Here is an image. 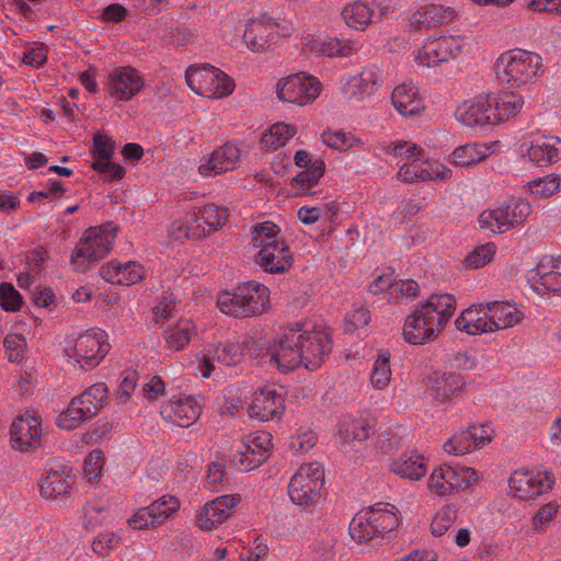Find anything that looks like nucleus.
<instances>
[{
  "instance_id": "39448f33",
  "label": "nucleus",
  "mask_w": 561,
  "mask_h": 561,
  "mask_svg": "<svg viewBox=\"0 0 561 561\" xmlns=\"http://www.w3.org/2000/svg\"><path fill=\"white\" fill-rule=\"evenodd\" d=\"M117 227L112 222L100 229H89L71 253V263L79 272L89 268V264L102 260L112 250Z\"/></svg>"
},
{
  "instance_id": "e433bc0d",
  "label": "nucleus",
  "mask_w": 561,
  "mask_h": 561,
  "mask_svg": "<svg viewBox=\"0 0 561 561\" xmlns=\"http://www.w3.org/2000/svg\"><path fill=\"white\" fill-rule=\"evenodd\" d=\"M490 149L491 148L485 144H467L459 146L450 154V161L460 167L479 163L491 154Z\"/></svg>"
},
{
  "instance_id": "dca6fc26",
  "label": "nucleus",
  "mask_w": 561,
  "mask_h": 561,
  "mask_svg": "<svg viewBox=\"0 0 561 561\" xmlns=\"http://www.w3.org/2000/svg\"><path fill=\"white\" fill-rule=\"evenodd\" d=\"M283 402L282 396L273 387L261 388L253 393L248 414L251 419L268 421L283 413Z\"/></svg>"
},
{
  "instance_id": "69168bd1",
  "label": "nucleus",
  "mask_w": 561,
  "mask_h": 561,
  "mask_svg": "<svg viewBox=\"0 0 561 561\" xmlns=\"http://www.w3.org/2000/svg\"><path fill=\"white\" fill-rule=\"evenodd\" d=\"M104 459L100 450L92 451L84 460L83 470L85 476L92 480L100 477Z\"/></svg>"
},
{
  "instance_id": "ea45409f",
  "label": "nucleus",
  "mask_w": 561,
  "mask_h": 561,
  "mask_svg": "<svg viewBox=\"0 0 561 561\" xmlns=\"http://www.w3.org/2000/svg\"><path fill=\"white\" fill-rule=\"evenodd\" d=\"M108 399V388L104 382H98L78 396L77 403H83L88 416H95Z\"/></svg>"
},
{
  "instance_id": "1a4fd4ad",
  "label": "nucleus",
  "mask_w": 561,
  "mask_h": 561,
  "mask_svg": "<svg viewBox=\"0 0 561 561\" xmlns=\"http://www.w3.org/2000/svg\"><path fill=\"white\" fill-rule=\"evenodd\" d=\"M106 337V333L102 330H89L76 340L73 354L68 353V355L75 357L82 368L91 369L99 365L110 351L111 346Z\"/></svg>"
},
{
  "instance_id": "4c0bfd02",
  "label": "nucleus",
  "mask_w": 561,
  "mask_h": 561,
  "mask_svg": "<svg viewBox=\"0 0 561 561\" xmlns=\"http://www.w3.org/2000/svg\"><path fill=\"white\" fill-rule=\"evenodd\" d=\"M270 289L256 280H248V317L261 316L270 305Z\"/></svg>"
},
{
  "instance_id": "6e6552de",
  "label": "nucleus",
  "mask_w": 561,
  "mask_h": 561,
  "mask_svg": "<svg viewBox=\"0 0 561 561\" xmlns=\"http://www.w3.org/2000/svg\"><path fill=\"white\" fill-rule=\"evenodd\" d=\"M530 204L524 199L504 202L495 209L484 210L479 216L481 228L493 233H503L526 220L530 215Z\"/></svg>"
},
{
  "instance_id": "603ef678",
  "label": "nucleus",
  "mask_w": 561,
  "mask_h": 561,
  "mask_svg": "<svg viewBox=\"0 0 561 561\" xmlns=\"http://www.w3.org/2000/svg\"><path fill=\"white\" fill-rule=\"evenodd\" d=\"M496 247L493 242H488L476 247L465 259L466 266L469 268H480L490 263L495 254Z\"/></svg>"
},
{
  "instance_id": "f03ea898",
  "label": "nucleus",
  "mask_w": 561,
  "mask_h": 561,
  "mask_svg": "<svg viewBox=\"0 0 561 561\" xmlns=\"http://www.w3.org/2000/svg\"><path fill=\"white\" fill-rule=\"evenodd\" d=\"M456 310V299L449 294H433L405 319L404 341L422 345L438 335Z\"/></svg>"
},
{
  "instance_id": "a878e982",
  "label": "nucleus",
  "mask_w": 561,
  "mask_h": 561,
  "mask_svg": "<svg viewBox=\"0 0 561 561\" xmlns=\"http://www.w3.org/2000/svg\"><path fill=\"white\" fill-rule=\"evenodd\" d=\"M392 105L404 117L419 115L424 105L413 83H402L394 88L391 94Z\"/></svg>"
},
{
  "instance_id": "79ce46f5",
  "label": "nucleus",
  "mask_w": 561,
  "mask_h": 561,
  "mask_svg": "<svg viewBox=\"0 0 561 561\" xmlns=\"http://www.w3.org/2000/svg\"><path fill=\"white\" fill-rule=\"evenodd\" d=\"M77 402L78 397L73 398L68 409L58 415L56 421L58 427L71 431L77 428L83 421L92 417L88 416L89 413H87L83 403Z\"/></svg>"
},
{
  "instance_id": "a19ab883",
  "label": "nucleus",
  "mask_w": 561,
  "mask_h": 561,
  "mask_svg": "<svg viewBox=\"0 0 561 561\" xmlns=\"http://www.w3.org/2000/svg\"><path fill=\"white\" fill-rule=\"evenodd\" d=\"M195 325L191 320H181L164 331V340L170 350H182L194 333Z\"/></svg>"
},
{
  "instance_id": "20e7f679",
  "label": "nucleus",
  "mask_w": 561,
  "mask_h": 561,
  "mask_svg": "<svg viewBox=\"0 0 561 561\" xmlns=\"http://www.w3.org/2000/svg\"><path fill=\"white\" fill-rule=\"evenodd\" d=\"M542 72V58L530 50L508 49L496 60L497 79L511 88L533 83Z\"/></svg>"
},
{
  "instance_id": "393cba45",
  "label": "nucleus",
  "mask_w": 561,
  "mask_h": 561,
  "mask_svg": "<svg viewBox=\"0 0 561 561\" xmlns=\"http://www.w3.org/2000/svg\"><path fill=\"white\" fill-rule=\"evenodd\" d=\"M456 16L455 10L451 8H444L438 4H430L417 11L411 16V27L415 31L423 28H432L445 23H449Z\"/></svg>"
},
{
  "instance_id": "13d9d810",
  "label": "nucleus",
  "mask_w": 561,
  "mask_h": 561,
  "mask_svg": "<svg viewBox=\"0 0 561 561\" xmlns=\"http://www.w3.org/2000/svg\"><path fill=\"white\" fill-rule=\"evenodd\" d=\"M248 354L253 359H267L270 363L275 362L274 348L272 350L265 337H251L248 340Z\"/></svg>"
},
{
  "instance_id": "e2e57ef3",
  "label": "nucleus",
  "mask_w": 561,
  "mask_h": 561,
  "mask_svg": "<svg viewBox=\"0 0 561 561\" xmlns=\"http://www.w3.org/2000/svg\"><path fill=\"white\" fill-rule=\"evenodd\" d=\"M428 165L423 167L419 163H408L401 167L399 171V176L408 183H412L414 181H425L428 180L430 176Z\"/></svg>"
},
{
  "instance_id": "2eb2a0df",
  "label": "nucleus",
  "mask_w": 561,
  "mask_h": 561,
  "mask_svg": "<svg viewBox=\"0 0 561 561\" xmlns=\"http://www.w3.org/2000/svg\"><path fill=\"white\" fill-rule=\"evenodd\" d=\"M10 435L13 448L27 451L41 442L43 432L37 416L26 412L11 424Z\"/></svg>"
},
{
  "instance_id": "58836bf2",
  "label": "nucleus",
  "mask_w": 561,
  "mask_h": 561,
  "mask_svg": "<svg viewBox=\"0 0 561 561\" xmlns=\"http://www.w3.org/2000/svg\"><path fill=\"white\" fill-rule=\"evenodd\" d=\"M244 289L238 287L234 291H220L217 298V306L222 313L236 318L245 316V295Z\"/></svg>"
},
{
  "instance_id": "f3484780",
  "label": "nucleus",
  "mask_w": 561,
  "mask_h": 561,
  "mask_svg": "<svg viewBox=\"0 0 561 561\" xmlns=\"http://www.w3.org/2000/svg\"><path fill=\"white\" fill-rule=\"evenodd\" d=\"M227 215L224 209L215 205H207L192 215L190 227L185 230V237L199 239L206 237L213 230H217L226 222Z\"/></svg>"
},
{
  "instance_id": "c756f323",
  "label": "nucleus",
  "mask_w": 561,
  "mask_h": 561,
  "mask_svg": "<svg viewBox=\"0 0 561 561\" xmlns=\"http://www.w3.org/2000/svg\"><path fill=\"white\" fill-rule=\"evenodd\" d=\"M272 435L257 431L248 435V471L261 466L271 456Z\"/></svg>"
},
{
  "instance_id": "a211bd4d",
  "label": "nucleus",
  "mask_w": 561,
  "mask_h": 561,
  "mask_svg": "<svg viewBox=\"0 0 561 561\" xmlns=\"http://www.w3.org/2000/svg\"><path fill=\"white\" fill-rule=\"evenodd\" d=\"M456 117L467 126L496 124L490 94L479 95L470 102H465L457 108Z\"/></svg>"
},
{
  "instance_id": "7c9ffc66",
  "label": "nucleus",
  "mask_w": 561,
  "mask_h": 561,
  "mask_svg": "<svg viewBox=\"0 0 561 561\" xmlns=\"http://www.w3.org/2000/svg\"><path fill=\"white\" fill-rule=\"evenodd\" d=\"M371 434H374V426L367 419L344 415L340 421L339 435L345 443L363 442Z\"/></svg>"
},
{
  "instance_id": "c03bdc74",
  "label": "nucleus",
  "mask_w": 561,
  "mask_h": 561,
  "mask_svg": "<svg viewBox=\"0 0 561 561\" xmlns=\"http://www.w3.org/2000/svg\"><path fill=\"white\" fill-rule=\"evenodd\" d=\"M251 234L252 247L263 249L264 244L280 240V228L273 221L266 220L253 225L251 227Z\"/></svg>"
},
{
  "instance_id": "6ab92c4d",
  "label": "nucleus",
  "mask_w": 561,
  "mask_h": 561,
  "mask_svg": "<svg viewBox=\"0 0 561 561\" xmlns=\"http://www.w3.org/2000/svg\"><path fill=\"white\" fill-rule=\"evenodd\" d=\"M144 80L139 71L133 67H122L110 76L108 90L122 101H128L139 93Z\"/></svg>"
},
{
  "instance_id": "72a5a7b5",
  "label": "nucleus",
  "mask_w": 561,
  "mask_h": 561,
  "mask_svg": "<svg viewBox=\"0 0 561 561\" xmlns=\"http://www.w3.org/2000/svg\"><path fill=\"white\" fill-rule=\"evenodd\" d=\"M486 306H489L493 331L513 327L523 318V313L506 301H490Z\"/></svg>"
},
{
  "instance_id": "5701e85b",
  "label": "nucleus",
  "mask_w": 561,
  "mask_h": 561,
  "mask_svg": "<svg viewBox=\"0 0 561 561\" xmlns=\"http://www.w3.org/2000/svg\"><path fill=\"white\" fill-rule=\"evenodd\" d=\"M468 486V479L448 465H442L435 468L428 479V488L439 496H444L456 490L467 489Z\"/></svg>"
},
{
  "instance_id": "2f4dec72",
  "label": "nucleus",
  "mask_w": 561,
  "mask_h": 561,
  "mask_svg": "<svg viewBox=\"0 0 561 561\" xmlns=\"http://www.w3.org/2000/svg\"><path fill=\"white\" fill-rule=\"evenodd\" d=\"M70 479L65 469L61 471L49 470L41 481V495L47 500H57L67 495L72 489Z\"/></svg>"
},
{
  "instance_id": "774afa93",
  "label": "nucleus",
  "mask_w": 561,
  "mask_h": 561,
  "mask_svg": "<svg viewBox=\"0 0 561 561\" xmlns=\"http://www.w3.org/2000/svg\"><path fill=\"white\" fill-rule=\"evenodd\" d=\"M392 153L396 157L412 159L415 162L422 159L424 150L415 144L399 142L393 146Z\"/></svg>"
},
{
  "instance_id": "a18cd8bd",
  "label": "nucleus",
  "mask_w": 561,
  "mask_h": 561,
  "mask_svg": "<svg viewBox=\"0 0 561 561\" xmlns=\"http://www.w3.org/2000/svg\"><path fill=\"white\" fill-rule=\"evenodd\" d=\"M325 164L322 160H314L309 168L301 171L295 178L290 180L293 188L297 190H309L316 185L319 180L324 175Z\"/></svg>"
},
{
  "instance_id": "f257e3e1",
  "label": "nucleus",
  "mask_w": 561,
  "mask_h": 561,
  "mask_svg": "<svg viewBox=\"0 0 561 561\" xmlns=\"http://www.w3.org/2000/svg\"><path fill=\"white\" fill-rule=\"evenodd\" d=\"M331 337L328 332L307 323H296L284 329L274 344V359L283 373L298 367L308 370L319 368L331 352Z\"/></svg>"
},
{
  "instance_id": "0e129e2a",
  "label": "nucleus",
  "mask_w": 561,
  "mask_h": 561,
  "mask_svg": "<svg viewBox=\"0 0 561 561\" xmlns=\"http://www.w3.org/2000/svg\"><path fill=\"white\" fill-rule=\"evenodd\" d=\"M119 542V537L114 533H105L96 537L92 542V550L99 556L107 554L110 549L115 548Z\"/></svg>"
},
{
  "instance_id": "9b49d317",
  "label": "nucleus",
  "mask_w": 561,
  "mask_h": 561,
  "mask_svg": "<svg viewBox=\"0 0 561 561\" xmlns=\"http://www.w3.org/2000/svg\"><path fill=\"white\" fill-rule=\"evenodd\" d=\"M554 481L547 471L517 470L508 480L514 497L534 500L552 489Z\"/></svg>"
},
{
  "instance_id": "4d7b16f0",
  "label": "nucleus",
  "mask_w": 561,
  "mask_h": 561,
  "mask_svg": "<svg viewBox=\"0 0 561 561\" xmlns=\"http://www.w3.org/2000/svg\"><path fill=\"white\" fill-rule=\"evenodd\" d=\"M3 344L9 352L10 362L19 363L24 358L27 343L22 334H8L4 337Z\"/></svg>"
},
{
  "instance_id": "bb28decb",
  "label": "nucleus",
  "mask_w": 561,
  "mask_h": 561,
  "mask_svg": "<svg viewBox=\"0 0 561 561\" xmlns=\"http://www.w3.org/2000/svg\"><path fill=\"white\" fill-rule=\"evenodd\" d=\"M379 80L380 72L375 66L363 68L358 75L350 78L345 93L350 99L360 101L377 90Z\"/></svg>"
},
{
  "instance_id": "0eeeda50",
  "label": "nucleus",
  "mask_w": 561,
  "mask_h": 561,
  "mask_svg": "<svg viewBox=\"0 0 561 561\" xmlns=\"http://www.w3.org/2000/svg\"><path fill=\"white\" fill-rule=\"evenodd\" d=\"M324 484V469L319 462L302 465L288 483L290 500L300 506H310L319 497Z\"/></svg>"
},
{
  "instance_id": "8fccbe9b",
  "label": "nucleus",
  "mask_w": 561,
  "mask_h": 561,
  "mask_svg": "<svg viewBox=\"0 0 561 561\" xmlns=\"http://www.w3.org/2000/svg\"><path fill=\"white\" fill-rule=\"evenodd\" d=\"M154 523L161 525L168 517L180 508V501L173 495L165 494L148 505Z\"/></svg>"
},
{
  "instance_id": "9d476101",
  "label": "nucleus",
  "mask_w": 561,
  "mask_h": 561,
  "mask_svg": "<svg viewBox=\"0 0 561 561\" xmlns=\"http://www.w3.org/2000/svg\"><path fill=\"white\" fill-rule=\"evenodd\" d=\"M321 83L304 73L289 76L277 84L279 100L299 106L313 102L320 94Z\"/></svg>"
},
{
  "instance_id": "ddd939ff",
  "label": "nucleus",
  "mask_w": 561,
  "mask_h": 561,
  "mask_svg": "<svg viewBox=\"0 0 561 561\" xmlns=\"http://www.w3.org/2000/svg\"><path fill=\"white\" fill-rule=\"evenodd\" d=\"M528 280L538 293L561 296V257H543L529 271Z\"/></svg>"
},
{
  "instance_id": "de8ad7c7",
  "label": "nucleus",
  "mask_w": 561,
  "mask_h": 561,
  "mask_svg": "<svg viewBox=\"0 0 561 561\" xmlns=\"http://www.w3.org/2000/svg\"><path fill=\"white\" fill-rule=\"evenodd\" d=\"M240 502V494H230L218 496L211 502L206 503V505L209 507L214 520L218 522V524H221L230 516L234 506Z\"/></svg>"
},
{
  "instance_id": "c9c22d12",
  "label": "nucleus",
  "mask_w": 561,
  "mask_h": 561,
  "mask_svg": "<svg viewBox=\"0 0 561 561\" xmlns=\"http://www.w3.org/2000/svg\"><path fill=\"white\" fill-rule=\"evenodd\" d=\"M390 469L401 478L410 480H420L425 476L427 467L424 458L420 455H402L392 460Z\"/></svg>"
},
{
  "instance_id": "4be33fe9",
  "label": "nucleus",
  "mask_w": 561,
  "mask_h": 561,
  "mask_svg": "<svg viewBox=\"0 0 561 561\" xmlns=\"http://www.w3.org/2000/svg\"><path fill=\"white\" fill-rule=\"evenodd\" d=\"M241 150L232 142H226L216 148L209 156L206 163L198 168L203 176H209L211 173L220 174L233 170L240 160Z\"/></svg>"
},
{
  "instance_id": "aec40b11",
  "label": "nucleus",
  "mask_w": 561,
  "mask_h": 561,
  "mask_svg": "<svg viewBox=\"0 0 561 561\" xmlns=\"http://www.w3.org/2000/svg\"><path fill=\"white\" fill-rule=\"evenodd\" d=\"M426 389L438 402L444 403L460 392L466 381L463 377L455 371L433 373L425 379Z\"/></svg>"
},
{
  "instance_id": "423d86ee",
  "label": "nucleus",
  "mask_w": 561,
  "mask_h": 561,
  "mask_svg": "<svg viewBox=\"0 0 561 561\" xmlns=\"http://www.w3.org/2000/svg\"><path fill=\"white\" fill-rule=\"evenodd\" d=\"M185 79L193 92L208 99H221L230 95L234 90L233 79L209 64L188 67Z\"/></svg>"
},
{
  "instance_id": "864d4df0",
  "label": "nucleus",
  "mask_w": 561,
  "mask_h": 561,
  "mask_svg": "<svg viewBox=\"0 0 561 561\" xmlns=\"http://www.w3.org/2000/svg\"><path fill=\"white\" fill-rule=\"evenodd\" d=\"M446 453L454 456H462L472 449H476L471 443V436L468 430L456 433L444 444Z\"/></svg>"
},
{
  "instance_id": "3c124183",
  "label": "nucleus",
  "mask_w": 561,
  "mask_h": 561,
  "mask_svg": "<svg viewBox=\"0 0 561 561\" xmlns=\"http://www.w3.org/2000/svg\"><path fill=\"white\" fill-rule=\"evenodd\" d=\"M310 48L314 54L327 57L346 56L351 50L348 45H343L337 38L313 39Z\"/></svg>"
},
{
  "instance_id": "b1692460",
  "label": "nucleus",
  "mask_w": 561,
  "mask_h": 561,
  "mask_svg": "<svg viewBox=\"0 0 561 561\" xmlns=\"http://www.w3.org/2000/svg\"><path fill=\"white\" fill-rule=\"evenodd\" d=\"M163 419L180 427H188L201 415V408L192 398L171 400L161 407Z\"/></svg>"
},
{
  "instance_id": "f704fd0d",
  "label": "nucleus",
  "mask_w": 561,
  "mask_h": 561,
  "mask_svg": "<svg viewBox=\"0 0 561 561\" xmlns=\"http://www.w3.org/2000/svg\"><path fill=\"white\" fill-rule=\"evenodd\" d=\"M490 94L496 123H500L510 116L518 113L524 105V99L520 94L506 91L497 94Z\"/></svg>"
},
{
  "instance_id": "cd10ccee",
  "label": "nucleus",
  "mask_w": 561,
  "mask_h": 561,
  "mask_svg": "<svg viewBox=\"0 0 561 561\" xmlns=\"http://www.w3.org/2000/svg\"><path fill=\"white\" fill-rule=\"evenodd\" d=\"M527 156L538 167H548L561 159V140L554 136L542 137L531 144Z\"/></svg>"
},
{
  "instance_id": "052dcab7",
  "label": "nucleus",
  "mask_w": 561,
  "mask_h": 561,
  "mask_svg": "<svg viewBox=\"0 0 561 561\" xmlns=\"http://www.w3.org/2000/svg\"><path fill=\"white\" fill-rule=\"evenodd\" d=\"M560 186V179L550 174L543 179H537L533 181L530 185L531 193L540 197H548L554 194Z\"/></svg>"
},
{
  "instance_id": "6e6d98bb",
  "label": "nucleus",
  "mask_w": 561,
  "mask_h": 561,
  "mask_svg": "<svg viewBox=\"0 0 561 561\" xmlns=\"http://www.w3.org/2000/svg\"><path fill=\"white\" fill-rule=\"evenodd\" d=\"M217 359L227 365L232 366L243 360V350L239 343L228 342L221 348L215 351Z\"/></svg>"
},
{
  "instance_id": "c85d7f7f",
  "label": "nucleus",
  "mask_w": 561,
  "mask_h": 561,
  "mask_svg": "<svg viewBox=\"0 0 561 561\" xmlns=\"http://www.w3.org/2000/svg\"><path fill=\"white\" fill-rule=\"evenodd\" d=\"M386 12L387 10L381 8L379 14L376 15L368 3L355 1L344 7L342 18L347 26L357 31H364L369 24L380 21Z\"/></svg>"
},
{
  "instance_id": "338daca9",
  "label": "nucleus",
  "mask_w": 561,
  "mask_h": 561,
  "mask_svg": "<svg viewBox=\"0 0 561 561\" xmlns=\"http://www.w3.org/2000/svg\"><path fill=\"white\" fill-rule=\"evenodd\" d=\"M467 430L471 436V443L476 449L482 448L492 439V430L488 425H471Z\"/></svg>"
},
{
  "instance_id": "412c9836",
  "label": "nucleus",
  "mask_w": 561,
  "mask_h": 561,
  "mask_svg": "<svg viewBox=\"0 0 561 561\" xmlns=\"http://www.w3.org/2000/svg\"><path fill=\"white\" fill-rule=\"evenodd\" d=\"M457 330L469 335L493 332L489 306L485 304L472 305L463 310L455 320Z\"/></svg>"
},
{
  "instance_id": "37998d69",
  "label": "nucleus",
  "mask_w": 561,
  "mask_h": 561,
  "mask_svg": "<svg viewBox=\"0 0 561 561\" xmlns=\"http://www.w3.org/2000/svg\"><path fill=\"white\" fill-rule=\"evenodd\" d=\"M390 357L388 350H380L377 355L370 376L371 385L376 389H385L391 380Z\"/></svg>"
},
{
  "instance_id": "49530a36",
  "label": "nucleus",
  "mask_w": 561,
  "mask_h": 561,
  "mask_svg": "<svg viewBox=\"0 0 561 561\" xmlns=\"http://www.w3.org/2000/svg\"><path fill=\"white\" fill-rule=\"evenodd\" d=\"M296 134V127L284 123H277L270 127L268 133L263 134L261 142L267 149H277Z\"/></svg>"
},
{
  "instance_id": "5fc2aeb1",
  "label": "nucleus",
  "mask_w": 561,
  "mask_h": 561,
  "mask_svg": "<svg viewBox=\"0 0 561 561\" xmlns=\"http://www.w3.org/2000/svg\"><path fill=\"white\" fill-rule=\"evenodd\" d=\"M22 304L23 297L12 284L7 282L0 284V306L2 309L15 312L20 310Z\"/></svg>"
},
{
  "instance_id": "4468645a",
  "label": "nucleus",
  "mask_w": 561,
  "mask_h": 561,
  "mask_svg": "<svg viewBox=\"0 0 561 561\" xmlns=\"http://www.w3.org/2000/svg\"><path fill=\"white\" fill-rule=\"evenodd\" d=\"M461 51V45L455 36H440L438 38H428L416 59L421 65L435 67L440 62L455 58Z\"/></svg>"
},
{
  "instance_id": "f8f14e48",
  "label": "nucleus",
  "mask_w": 561,
  "mask_h": 561,
  "mask_svg": "<svg viewBox=\"0 0 561 561\" xmlns=\"http://www.w3.org/2000/svg\"><path fill=\"white\" fill-rule=\"evenodd\" d=\"M254 263L268 274H285L294 264V254L285 239L267 243L254 256Z\"/></svg>"
},
{
  "instance_id": "7ed1b4c3",
  "label": "nucleus",
  "mask_w": 561,
  "mask_h": 561,
  "mask_svg": "<svg viewBox=\"0 0 561 561\" xmlns=\"http://www.w3.org/2000/svg\"><path fill=\"white\" fill-rule=\"evenodd\" d=\"M389 503H376L359 511L350 523L348 531L357 542H380L390 538L399 526V518Z\"/></svg>"
},
{
  "instance_id": "bf43d9fd",
  "label": "nucleus",
  "mask_w": 561,
  "mask_h": 561,
  "mask_svg": "<svg viewBox=\"0 0 561 561\" xmlns=\"http://www.w3.org/2000/svg\"><path fill=\"white\" fill-rule=\"evenodd\" d=\"M145 270L142 265L134 261L122 264L121 276L117 280L118 285L130 286L140 282L144 277Z\"/></svg>"
},
{
  "instance_id": "680f3d73",
  "label": "nucleus",
  "mask_w": 561,
  "mask_h": 561,
  "mask_svg": "<svg viewBox=\"0 0 561 561\" xmlns=\"http://www.w3.org/2000/svg\"><path fill=\"white\" fill-rule=\"evenodd\" d=\"M115 152V142L106 135L95 134L93 138V157L111 160Z\"/></svg>"
},
{
  "instance_id": "09e8293b",
  "label": "nucleus",
  "mask_w": 561,
  "mask_h": 561,
  "mask_svg": "<svg viewBox=\"0 0 561 561\" xmlns=\"http://www.w3.org/2000/svg\"><path fill=\"white\" fill-rule=\"evenodd\" d=\"M458 517V510L455 504L445 505L432 519L431 531L435 537H440L454 525Z\"/></svg>"
},
{
  "instance_id": "473e14b6",
  "label": "nucleus",
  "mask_w": 561,
  "mask_h": 561,
  "mask_svg": "<svg viewBox=\"0 0 561 561\" xmlns=\"http://www.w3.org/2000/svg\"><path fill=\"white\" fill-rule=\"evenodd\" d=\"M275 23L271 22V19L265 21L262 20H250L248 22V33L252 34V38L248 41V48L255 53L267 51L271 42L275 38L274 32Z\"/></svg>"
}]
</instances>
